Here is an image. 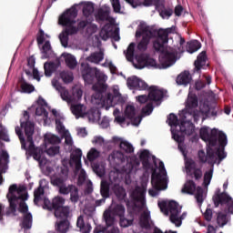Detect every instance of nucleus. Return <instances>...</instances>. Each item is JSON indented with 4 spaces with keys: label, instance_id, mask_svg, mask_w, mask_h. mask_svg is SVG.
I'll return each mask as SVG.
<instances>
[{
    "label": "nucleus",
    "instance_id": "393cba45",
    "mask_svg": "<svg viewBox=\"0 0 233 233\" xmlns=\"http://www.w3.org/2000/svg\"><path fill=\"white\" fill-rule=\"evenodd\" d=\"M207 59H208L207 56V51H202L194 62V72L201 74V70L207 66Z\"/></svg>",
    "mask_w": 233,
    "mask_h": 233
},
{
    "label": "nucleus",
    "instance_id": "7ed1b4c3",
    "mask_svg": "<svg viewBox=\"0 0 233 233\" xmlns=\"http://www.w3.org/2000/svg\"><path fill=\"white\" fill-rule=\"evenodd\" d=\"M9 201V209L6 211V215L14 214L18 210L24 214L23 219L20 223L21 228H23L24 233H30L32 228L33 217L32 213L28 212V205H26V200L28 199V192H26V187L19 186L17 184H13L9 187V191L6 196Z\"/></svg>",
    "mask_w": 233,
    "mask_h": 233
},
{
    "label": "nucleus",
    "instance_id": "09e8293b",
    "mask_svg": "<svg viewBox=\"0 0 233 233\" xmlns=\"http://www.w3.org/2000/svg\"><path fill=\"white\" fill-rule=\"evenodd\" d=\"M201 48V44L198 40L191 41L187 43V52L189 54H194V52H198Z\"/></svg>",
    "mask_w": 233,
    "mask_h": 233
},
{
    "label": "nucleus",
    "instance_id": "a18cd8bd",
    "mask_svg": "<svg viewBox=\"0 0 233 233\" xmlns=\"http://www.w3.org/2000/svg\"><path fill=\"white\" fill-rule=\"evenodd\" d=\"M91 167L93 172H95L96 176H99V177H103V176H105V173H106L105 165L101 163H92Z\"/></svg>",
    "mask_w": 233,
    "mask_h": 233
},
{
    "label": "nucleus",
    "instance_id": "58836bf2",
    "mask_svg": "<svg viewBox=\"0 0 233 233\" xmlns=\"http://www.w3.org/2000/svg\"><path fill=\"white\" fill-rule=\"evenodd\" d=\"M59 67V64H56L54 62H46L44 64V70L46 77H52L54 72L57 70Z\"/></svg>",
    "mask_w": 233,
    "mask_h": 233
},
{
    "label": "nucleus",
    "instance_id": "f03ea898",
    "mask_svg": "<svg viewBox=\"0 0 233 233\" xmlns=\"http://www.w3.org/2000/svg\"><path fill=\"white\" fill-rule=\"evenodd\" d=\"M30 115L28 111L24 112V117L20 120L21 127H15V134L20 139L23 150H25L26 159L34 157L38 162L39 167H43L48 163V159L45 157L43 149L36 147L34 144V132L35 125L30 121Z\"/></svg>",
    "mask_w": 233,
    "mask_h": 233
},
{
    "label": "nucleus",
    "instance_id": "052dcab7",
    "mask_svg": "<svg viewBox=\"0 0 233 233\" xmlns=\"http://www.w3.org/2000/svg\"><path fill=\"white\" fill-rule=\"evenodd\" d=\"M60 77L62 81H64L66 84L72 83L74 81V75L70 71H62L60 73Z\"/></svg>",
    "mask_w": 233,
    "mask_h": 233
},
{
    "label": "nucleus",
    "instance_id": "bb28decb",
    "mask_svg": "<svg viewBox=\"0 0 233 233\" xmlns=\"http://www.w3.org/2000/svg\"><path fill=\"white\" fill-rule=\"evenodd\" d=\"M125 116L129 119L135 127H139L141 123V116H136V107L134 106H127L125 110Z\"/></svg>",
    "mask_w": 233,
    "mask_h": 233
},
{
    "label": "nucleus",
    "instance_id": "412c9836",
    "mask_svg": "<svg viewBox=\"0 0 233 233\" xmlns=\"http://www.w3.org/2000/svg\"><path fill=\"white\" fill-rule=\"evenodd\" d=\"M167 210L170 212L171 223H174L176 227H181V219L179 218V214H181V207H179V204L174 200H171L167 204Z\"/></svg>",
    "mask_w": 233,
    "mask_h": 233
},
{
    "label": "nucleus",
    "instance_id": "72a5a7b5",
    "mask_svg": "<svg viewBox=\"0 0 233 233\" xmlns=\"http://www.w3.org/2000/svg\"><path fill=\"white\" fill-rule=\"evenodd\" d=\"M80 70L86 85L88 84V56L80 59Z\"/></svg>",
    "mask_w": 233,
    "mask_h": 233
},
{
    "label": "nucleus",
    "instance_id": "c85d7f7f",
    "mask_svg": "<svg viewBox=\"0 0 233 233\" xmlns=\"http://www.w3.org/2000/svg\"><path fill=\"white\" fill-rule=\"evenodd\" d=\"M128 159V157L125 156L121 151H113V153L109 156L110 163L116 165V167H119L122 163H125Z\"/></svg>",
    "mask_w": 233,
    "mask_h": 233
},
{
    "label": "nucleus",
    "instance_id": "473e14b6",
    "mask_svg": "<svg viewBox=\"0 0 233 233\" xmlns=\"http://www.w3.org/2000/svg\"><path fill=\"white\" fill-rule=\"evenodd\" d=\"M27 66L33 71V79H35L38 82L41 81V77H43V75H41V73H39V70L35 68V58L34 56H30L27 59Z\"/></svg>",
    "mask_w": 233,
    "mask_h": 233
},
{
    "label": "nucleus",
    "instance_id": "9d476101",
    "mask_svg": "<svg viewBox=\"0 0 233 233\" xmlns=\"http://www.w3.org/2000/svg\"><path fill=\"white\" fill-rule=\"evenodd\" d=\"M52 114L55 116L56 130L59 134H62L63 137H65L66 145L72 147L74 145V140L72 139V136H70V132L66 130L65 125V115L56 111V109H52Z\"/></svg>",
    "mask_w": 233,
    "mask_h": 233
},
{
    "label": "nucleus",
    "instance_id": "20e7f679",
    "mask_svg": "<svg viewBox=\"0 0 233 233\" xmlns=\"http://www.w3.org/2000/svg\"><path fill=\"white\" fill-rule=\"evenodd\" d=\"M106 77L105 74L101 73L97 67H88L89 85L94 79H96V83L92 86V90L95 91V94L91 96L92 105H96L98 107L106 106V108H110V106H116V102L114 101L119 99L121 94L115 91V96L112 93H107L106 96H104L107 88L106 84H105Z\"/></svg>",
    "mask_w": 233,
    "mask_h": 233
},
{
    "label": "nucleus",
    "instance_id": "3c124183",
    "mask_svg": "<svg viewBox=\"0 0 233 233\" xmlns=\"http://www.w3.org/2000/svg\"><path fill=\"white\" fill-rule=\"evenodd\" d=\"M134 52H136V43H131L127 51H124L126 59H127V61H134Z\"/></svg>",
    "mask_w": 233,
    "mask_h": 233
},
{
    "label": "nucleus",
    "instance_id": "aec40b11",
    "mask_svg": "<svg viewBox=\"0 0 233 233\" xmlns=\"http://www.w3.org/2000/svg\"><path fill=\"white\" fill-rule=\"evenodd\" d=\"M186 170L188 176L195 179V181H200L203 177V170L201 167H198V164L193 159L186 162Z\"/></svg>",
    "mask_w": 233,
    "mask_h": 233
},
{
    "label": "nucleus",
    "instance_id": "2f4dec72",
    "mask_svg": "<svg viewBox=\"0 0 233 233\" xmlns=\"http://www.w3.org/2000/svg\"><path fill=\"white\" fill-rule=\"evenodd\" d=\"M140 227L141 228H145L146 230H148L152 228V218H150V212L144 211L143 214L140 217Z\"/></svg>",
    "mask_w": 233,
    "mask_h": 233
},
{
    "label": "nucleus",
    "instance_id": "bf43d9fd",
    "mask_svg": "<svg viewBox=\"0 0 233 233\" xmlns=\"http://www.w3.org/2000/svg\"><path fill=\"white\" fill-rule=\"evenodd\" d=\"M217 223L218 227H221V228L225 227V225L228 223V218H227V214L223 212H218L217 216Z\"/></svg>",
    "mask_w": 233,
    "mask_h": 233
},
{
    "label": "nucleus",
    "instance_id": "2eb2a0df",
    "mask_svg": "<svg viewBox=\"0 0 233 233\" xmlns=\"http://www.w3.org/2000/svg\"><path fill=\"white\" fill-rule=\"evenodd\" d=\"M46 108H48L46 100L42 96H39L36 107L35 106H32L29 110H35L36 117H40V120L44 121V125H50L51 121L50 117H48V111H46Z\"/></svg>",
    "mask_w": 233,
    "mask_h": 233
},
{
    "label": "nucleus",
    "instance_id": "6e6552de",
    "mask_svg": "<svg viewBox=\"0 0 233 233\" xmlns=\"http://www.w3.org/2000/svg\"><path fill=\"white\" fill-rule=\"evenodd\" d=\"M65 205V198L56 197L51 202L50 199H44V208L47 210H55L56 218H68L70 216V207Z\"/></svg>",
    "mask_w": 233,
    "mask_h": 233
},
{
    "label": "nucleus",
    "instance_id": "f3484780",
    "mask_svg": "<svg viewBox=\"0 0 233 233\" xmlns=\"http://www.w3.org/2000/svg\"><path fill=\"white\" fill-rule=\"evenodd\" d=\"M66 179H68V168L60 167V169H58V173H56L51 177V183L54 187H58L61 194L62 188H68V187L65 185Z\"/></svg>",
    "mask_w": 233,
    "mask_h": 233
},
{
    "label": "nucleus",
    "instance_id": "423d86ee",
    "mask_svg": "<svg viewBox=\"0 0 233 233\" xmlns=\"http://www.w3.org/2000/svg\"><path fill=\"white\" fill-rule=\"evenodd\" d=\"M52 86L60 94V97L63 101L71 104V112L76 116V119H79V117H86L87 113L85 112V106L81 104L74 105V103H79V101H81V98L83 97V90L75 87L72 89V96H70V93L66 88L61 86L57 79L52 80Z\"/></svg>",
    "mask_w": 233,
    "mask_h": 233
},
{
    "label": "nucleus",
    "instance_id": "dca6fc26",
    "mask_svg": "<svg viewBox=\"0 0 233 233\" xmlns=\"http://www.w3.org/2000/svg\"><path fill=\"white\" fill-rule=\"evenodd\" d=\"M95 17L96 21H107L104 27H102V30H119V26L116 24V19L110 16L108 11L100 8L97 10Z\"/></svg>",
    "mask_w": 233,
    "mask_h": 233
},
{
    "label": "nucleus",
    "instance_id": "f8f14e48",
    "mask_svg": "<svg viewBox=\"0 0 233 233\" xmlns=\"http://www.w3.org/2000/svg\"><path fill=\"white\" fill-rule=\"evenodd\" d=\"M88 34V30H65L59 35V39L62 46L66 48L68 41H79L81 37H85Z\"/></svg>",
    "mask_w": 233,
    "mask_h": 233
},
{
    "label": "nucleus",
    "instance_id": "4d7b16f0",
    "mask_svg": "<svg viewBox=\"0 0 233 233\" xmlns=\"http://www.w3.org/2000/svg\"><path fill=\"white\" fill-rule=\"evenodd\" d=\"M114 216H118L119 218L125 216V206L117 204L112 209H110Z\"/></svg>",
    "mask_w": 233,
    "mask_h": 233
},
{
    "label": "nucleus",
    "instance_id": "9b49d317",
    "mask_svg": "<svg viewBox=\"0 0 233 233\" xmlns=\"http://www.w3.org/2000/svg\"><path fill=\"white\" fill-rule=\"evenodd\" d=\"M152 175H151V185L154 189H149L148 194L152 198H156L157 196V192L159 190H167V178L163 177L160 173H157L156 169H152Z\"/></svg>",
    "mask_w": 233,
    "mask_h": 233
},
{
    "label": "nucleus",
    "instance_id": "5fc2aeb1",
    "mask_svg": "<svg viewBox=\"0 0 233 233\" xmlns=\"http://www.w3.org/2000/svg\"><path fill=\"white\" fill-rule=\"evenodd\" d=\"M76 227L80 229L81 233H88V224H85V218L82 215L77 218Z\"/></svg>",
    "mask_w": 233,
    "mask_h": 233
},
{
    "label": "nucleus",
    "instance_id": "39448f33",
    "mask_svg": "<svg viewBox=\"0 0 233 233\" xmlns=\"http://www.w3.org/2000/svg\"><path fill=\"white\" fill-rule=\"evenodd\" d=\"M58 25L66 30H83L88 25V2L75 4L58 18Z\"/></svg>",
    "mask_w": 233,
    "mask_h": 233
},
{
    "label": "nucleus",
    "instance_id": "37998d69",
    "mask_svg": "<svg viewBox=\"0 0 233 233\" xmlns=\"http://www.w3.org/2000/svg\"><path fill=\"white\" fill-rule=\"evenodd\" d=\"M103 218L106 221V227H114V223H116V216L113 215L110 209H106L104 214Z\"/></svg>",
    "mask_w": 233,
    "mask_h": 233
},
{
    "label": "nucleus",
    "instance_id": "cd10ccee",
    "mask_svg": "<svg viewBox=\"0 0 233 233\" xmlns=\"http://www.w3.org/2000/svg\"><path fill=\"white\" fill-rule=\"evenodd\" d=\"M199 102L198 101V96L188 95L187 100L186 103V108L191 116H196V111L194 108H198Z\"/></svg>",
    "mask_w": 233,
    "mask_h": 233
},
{
    "label": "nucleus",
    "instance_id": "4be33fe9",
    "mask_svg": "<svg viewBox=\"0 0 233 233\" xmlns=\"http://www.w3.org/2000/svg\"><path fill=\"white\" fill-rule=\"evenodd\" d=\"M147 91H148L149 101H154L155 103L163 101L165 96H167V90L157 86H150Z\"/></svg>",
    "mask_w": 233,
    "mask_h": 233
},
{
    "label": "nucleus",
    "instance_id": "c9c22d12",
    "mask_svg": "<svg viewBox=\"0 0 233 233\" xmlns=\"http://www.w3.org/2000/svg\"><path fill=\"white\" fill-rule=\"evenodd\" d=\"M105 59V50L99 49L98 52L91 53V55L88 56V61L90 63H95V65H99L101 61Z\"/></svg>",
    "mask_w": 233,
    "mask_h": 233
},
{
    "label": "nucleus",
    "instance_id": "13d9d810",
    "mask_svg": "<svg viewBox=\"0 0 233 233\" xmlns=\"http://www.w3.org/2000/svg\"><path fill=\"white\" fill-rule=\"evenodd\" d=\"M138 81H139V77L136 76H130L127 80V85L130 90H137Z\"/></svg>",
    "mask_w": 233,
    "mask_h": 233
},
{
    "label": "nucleus",
    "instance_id": "a19ab883",
    "mask_svg": "<svg viewBox=\"0 0 233 233\" xmlns=\"http://www.w3.org/2000/svg\"><path fill=\"white\" fill-rule=\"evenodd\" d=\"M197 189L196 182H194V180H187L181 191L183 194H189L190 196H193Z\"/></svg>",
    "mask_w": 233,
    "mask_h": 233
},
{
    "label": "nucleus",
    "instance_id": "8fccbe9b",
    "mask_svg": "<svg viewBox=\"0 0 233 233\" xmlns=\"http://www.w3.org/2000/svg\"><path fill=\"white\" fill-rule=\"evenodd\" d=\"M120 150L126 154H132L134 152V146L128 141L122 140L119 145Z\"/></svg>",
    "mask_w": 233,
    "mask_h": 233
},
{
    "label": "nucleus",
    "instance_id": "c756f323",
    "mask_svg": "<svg viewBox=\"0 0 233 233\" xmlns=\"http://www.w3.org/2000/svg\"><path fill=\"white\" fill-rule=\"evenodd\" d=\"M139 159L146 172L152 170V164L150 163V151L147 149L142 150L139 155Z\"/></svg>",
    "mask_w": 233,
    "mask_h": 233
},
{
    "label": "nucleus",
    "instance_id": "b1692460",
    "mask_svg": "<svg viewBox=\"0 0 233 233\" xmlns=\"http://www.w3.org/2000/svg\"><path fill=\"white\" fill-rule=\"evenodd\" d=\"M8 163H10V155L5 150L0 153V185H3V174L8 170Z\"/></svg>",
    "mask_w": 233,
    "mask_h": 233
},
{
    "label": "nucleus",
    "instance_id": "69168bd1",
    "mask_svg": "<svg viewBox=\"0 0 233 233\" xmlns=\"http://www.w3.org/2000/svg\"><path fill=\"white\" fill-rule=\"evenodd\" d=\"M47 156L50 157H54V156H57L59 154V146H51L46 149Z\"/></svg>",
    "mask_w": 233,
    "mask_h": 233
},
{
    "label": "nucleus",
    "instance_id": "5701e85b",
    "mask_svg": "<svg viewBox=\"0 0 233 233\" xmlns=\"http://www.w3.org/2000/svg\"><path fill=\"white\" fill-rule=\"evenodd\" d=\"M231 201H232V197H230L227 192L220 193L218 190L213 196V203L216 208H218L219 205L221 207H223L224 205L228 207Z\"/></svg>",
    "mask_w": 233,
    "mask_h": 233
},
{
    "label": "nucleus",
    "instance_id": "4c0bfd02",
    "mask_svg": "<svg viewBox=\"0 0 233 233\" xmlns=\"http://www.w3.org/2000/svg\"><path fill=\"white\" fill-rule=\"evenodd\" d=\"M57 219H61L56 226V230L59 233H66L68 232V228H70V222L68 221V218H56Z\"/></svg>",
    "mask_w": 233,
    "mask_h": 233
},
{
    "label": "nucleus",
    "instance_id": "774afa93",
    "mask_svg": "<svg viewBox=\"0 0 233 233\" xmlns=\"http://www.w3.org/2000/svg\"><path fill=\"white\" fill-rule=\"evenodd\" d=\"M158 208H160L161 212L165 213L166 216L168 214V204L167 201L158 202Z\"/></svg>",
    "mask_w": 233,
    "mask_h": 233
},
{
    "label": "nucleus",
    "instance_id": "e433bc0d",
    "mask_svg": "<svg viewBox=\"0 0 233 233\" xmlns=\"http://www.w3.org/2000/svg\"><path fill=\"white\" fill-rule=\"evenodd\" d=\"M46 184V179H42L39 181V187L37 189L35 190L34 192V203L35 205H37V203H39V201H41L42 198L41 196H45V188L43 187V185Z\"/></svg>",
    "mask_w": 233,
    "mask_h": 233
},
{
    "label": "nucleus",
    "instance_id": "c03bdc74",
    "mask_svg": "<svg viewBox=\"0 0 233 233\" xmlns=\"http://www.w3.org/2000/svg\"><path fill=\"white\" fill-rule=\"evenodd\" d=\"M113 192L115 196H116L117 199L123 200L127 198V191L124 189L123 187L115 184L113 187Z\"/></svg>",
    "mask_w": 233,
    "mask_h": 233
},
{
    "label": "nucleus",
    "instance_id": "ddd939ff",
    "mask_svg": "<svg viewBox=\"0 0 233 233\" xmlns=\"http://www.w3.org/2000/svg\"><path fill=\"white\" fill-rule=\"evenodd\" d=\"M50 37L45 31L40 30L37 34L36 41L39 46L43 45L41 49L42 59H49V57H54V50H52V45H50V40H46Z\"/></svg>",
    "mask_w": 233,
    "mask_h": 233
},
{
    "label": "nucleus",
    "instance_id": "864d4df0",
    "mask_svg": "<svg viewBox=\"0 0 233 233\" xmlns=\"http://www.w3.org/2000/svg\"><path fill=\"white\" fill-rule=\"evenodd\" d=\"M45 141L46 143H49L50 145H59V143H61V138L53 134H46Z\"/></svg>",
    "mask_w": 233,
    "mask_h": 233
},
{
    "label": "nucleus",
    "instance_id": "4468645a",
    "mask_svg": "<svg viewBox=\"0 0 233 233\" xmlns=\"http://www.w3.org/2000/svg\"><path fill=\"white\" fill-rule=\"evenodd\" d=\"M157 34L158 33L156 30H137L136 32L137 39L142 37V40L137 44V50H139V52H145V50L148 48V43H150V40L154 39Z\"/></svg>",
    "mask_w": 233,
    "mask_h": 233
},
{
    "label": "nucleus",
    "instance_id": "338daca9",
    "mask_svg": "<svg viewBox=\"0 0 233 233\" xmlns=\"http://www.w3.org/2000/svg\"><path fill=\"white\" fill-rule=\"evenodd\" d=\"M137 30H157V27L156 25H147L146 22H140Z\"/></svg>",
    "mask_w": 233,
    "mask_h": 233
},
{
    "label": "nucleus",
    "instance_id": "ea45409f",
    "mask_svg": "<svg viewBox=\"0 0 233 233\" xmlns=\"http://www.w3.org/2000/svg\"><path fill=\"white\" fill-rule=\"evenodd\" d=\"M62 57L65 58L66 65V66H68V68H70V70H74V68L77 66V60L76 59V56H74L73 55L63 53Z\"/></svg>",
    "mask_w": 233,
    "mask_h": 233
},
{
    "label": "nucleus",
    "instance_id": "7c9ffc66",
    "mask_svg": "<svg viewBox=\"0 0 233 233\" xmlns=\"http://www.w3.org/2000/svg\"><path fill=\"white\" fill-rule=\"evenodd\" d=\"M179 130L182 136H192L195 132V127L190 121H181Z\"/></svg>",
    "mask_w": 233,
    "mask_h": 233
},
{
    "label": "nucleus",
    "instance_id": "6e6d98bb",
    "mask_svg": "<svg viewBox=\"0 0 233 233\" xmlns=\"http://www.w3.org/2000/svg\"><path fill=\"white\" fill-rule=\"evenodd\" d=\"M204 193H205V190L203 189V187L199 186L197 187L195 198L198 205H203V201H205V197L203 196Z\"/></svg>",
    "mask_w": 233,
    "mask_h": 233
},
{
    "label": "nucleus",
    "instance_id": "a878e982",
    "mask_svg": "<svg viewBox=\"0 0 233 233\" xmlns=\"http://www.w3.org/2000/svg\"><path fill=\"white\" fill-rule=\"evenodd\" d=\"M61 194H64L65 196L70 194V200L72 203H77V201H79V189L74 185H69L67 187H62Z\"/></svg>",
    "mask_w": 233,
    "mask_h": 233
},
{
    "label": "nucleus",
    "instance_id": "a211bd4d",
    "mask_svg": "<svg viewBox=\"0 0 233 233\" xmlns=\"http://www.w3.org/2000/svg\"><path fill=\"white\" fill-rule=\"evenodd\" d=\"M145 194L147 191L139 187H136L131 193V198L133 199V210L136 208H144L147 205V200L145 199Z\"/></svg>",
    "mask_w": 233,
    "mask_h": 233
},
{
    "label": "nucleus",
    "instance_id": "49530a36",
    "mask_svg": "<svg viewBox=\"0 0 233 233\" xmlns=\"http://www.w3.org/2000/svg\"><path fill=\"white\" fill-rule=\"evenodd\" d=\"M100 193L104 198H110V184L106 180L101 182Z\"/></svg>",
    "mask_w": 233,
    "mask_h": 233
},
{
    "label": "nucleus",
    "instance_id": "0e129e2a",
    "mask_svg": "<svg viewBox=\"0 0 233 233\" xmlns=\"http://www.w3.org/2000/svg\"><path fill=\"white\" fill-rule=\"evenodd\" d=\"M0 139L3 141L10 142V137L8 136V130L3 125L0 124Z\"/></svg>",
    "mask_w": 233,
    "mask_h": 233
},
{
    "label": "nucleus",
    "instance_id": "f257e3e1",
    "mask_svg": "<svg viewBox=\"0 0 233 233\" xmlns=\"http://www.w3.org/2000/svg\"><path fill=\"white\" fill-rule=\"evenodd\" d=\"M200 139L208 143L209 147H216L218 143L219 147L216 151L213 148L208 147L207 154L205 150L200 149L198 152L199 163H208L211 167L209 170L204 173V184L210 185L212 181V176H214V165L218 163L219 165L223 159L227 157V152H225V147H227V135L223 131H219L216 128L210 130L209 127H202L199 131Z\"/></svg>",
    "mask_w": 233,
    "mask_h": 233
},
{
    "label": "nucleus",
    "instance_id": "de8ad7c7",
    "mask_svg": "<svg viewBox=\"0 0 233 233\" xmlns=\"http://www.w3.org/2000/svg\"><path fill=\"white\" fill-rule=\"evenodd\" d=\"M20 88L24 94H32L35 90V87L25 81L24 78L20 80Z\"/></svg>",
    "mask_w": 233,
    "mask_h": 233
},
{
    "label": "nucleus",
    "instance_id": "680f3d73",
    "mask_svg": "<svg viewBox=\"0 0 233 233\" xmlns=\"http://www.w3.org/2000/svg\"><path fill=\"white\" fill-rule=\"evenodd\" d=\"M99 156H101V152L96 147H92L88 152V161H96Z\"/></svg>",
    "mask_w": 233,
    "mask_h": 233
},
{
    "label": "nucleus",
    "instance_id": "e2e57ef3",
    "mask_svg": "<svg viewBox=\"0 0 233 233\" xmlns=\"http://www.w3.org/2000/svg\"><path fill=\"white\" fill-rule=\"evenodd\" d=\"M167 122L169 127H177V125H179V119H177V116L174 113L169 114L167 116Z\"/></svg>",
    "mask_w": 233,
    "mask_h": 233
},
{
    "label": "nucleus",
    "instance_id": "6ab92c4d",
    "mask_svg": "<svg viewBox=\"0 0 233 233\" xmlns=\"http://www.w3.org/2000/svg\"><path fill=\"white\" fill-rule=\"evenodd\" d=\"M137 64L135 65L136 68H139V70L146 68V66H152L153 68H157V63L156 59L150 57L148 54H140L135 56Z\"/></svg>",
    "mask_w": 233,
    "mask_h": 233
},
{
    "label": "nucleus",
    "instance_id": "f704fd0d",
    "mask_svg": "<svg viewBox=\"0 0 233 233\" xmlns=\"http://www.w3.org/2000/svg\"><path fill=\"white\" fill-rule=\"evenodd\" d=\"M176 81L177 85H184V86H187V85H190V81H192V76H190V72L184 71L177 76Z\"/></svg>",
    "mask_w": 233,
    "mask_h": 233
},
{
    "label": "nucleus",
    "instance_id": "0eeeda50",
    "mask_svg": "<svg viewBox=\"0 0 233 233\" xmlns=\"http://www.w3.org/2000/svg\"><path fill=\"white\" fill-rule=\"evenodd\" d=\"M157 39L153 42V48L156 52H160L159 61L162 68H168L176 63V54L172 52H165V45L168 43V35L174 34L175 31L157 30Z\"/></svg>",
    "mask_w": 233,
    "mask_h": 233
},
{
    "label": "nucleus",
    "instance_id": "1a4fd4ad",
    "mask_svg": "<svg viewBox=\"0 0 233 233\" xmlns=\"http://www.w3.org/2000/svg\"><path fill=\"white\" fill-rule=\"evenodd\" d=\"M83 157V151L81 149L77 148L72 151L71 153V159H70V165L71 167H75V173L78 174V185L81 187V185L85 184V181H86V171L82 168L81 164V157Z\"/></svg>",
    "mask_w": 233,
    "mask_h": 233
},
{
    "label": "nucleus",
    "instance_id": "79ce46f5",
    "mask_svg": "<svg viewBox=\"0 0 233 233\" xmlns=\"http://www.w3.org/2000/svg\"><path fill=\"white\" fill-rule=\"evenodd\" d=\"M101 119V112L98 108H91L88 111L89 123H97Z\"/></svg>",
    "mask_w": 233,
    "mask_h": 233
},
{
    "label": "nucleus",
    "instance_id": "603ef678",
    "mask_svg": "<svg viewBox=\"0 0 233 233\" xmlns=\"http://www.w3.org/2000/svg\"><path fill=\"white\" fill-rule=\"evenodd\" d=\"M119 225L122 228H128V227H132V225H134V217L127 218L124 215L119 219Z\"/></svg>",
    "mask_w": 233,
    "mask_h": 233
}]
</instances>
